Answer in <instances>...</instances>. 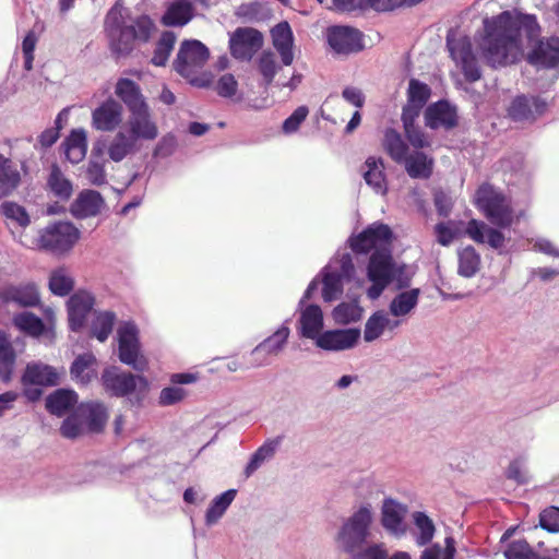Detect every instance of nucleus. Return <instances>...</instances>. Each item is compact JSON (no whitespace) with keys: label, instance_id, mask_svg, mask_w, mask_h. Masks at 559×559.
I'll list each match as a JSON object with an SVG mask.
<instances>
[{"label":"nucleus","instance_id":"obj_1","mask_svg":"<svg viewBox=\"0 0 559 559\" xmlns=\"http://www.w3.org/2000/svg\"><path fill=\"white\" fill-rule=\"evenodd\" d=\"M538 33L539 25L535 15L503 11L484 21L479 53L492 69L515 64L523 57L522 35L532 39Z\"/></svg>","mask_w":559,"mask_h":559},{"label":"nucleus","instance_id":"obj_2","mask_svg":"<svg viewBox=\"0 0 559 559\" xmlns=\"http://www.w3.org/2000/svg\"><path fill=\"white\" fill-rule=\"evenodd\" d=\"M156 31V24L150 15L126 19L118 4L107 12L104 20V33L116 58L130 56L138 46L147 44Z\"/></svg>","mask_w":559,"mask_h":559},{"label":"nucleus","instance_id":"obj_3","mask_svg":"<svg viewBox=\"0 0 559 559\" xmlns=\"http://www.w3.org/2000/svg\"><path fill=\"white\" fill-rule=\"evenodd\" d=\"M475 204L485 218L498 228H510L518 222L511 199L489 183L477 189Z\"/></svg>","mask_w":559,"mask_h":559},{"label":"nucleus","instance_id":"obj_4","mask_svg":"<svg viewBox=\"0 0 559 559\" xmlns=\"http://www.w3.org/2000/svg\"><path fill=\"white\" fill-rule=\"evenodd\" d=\"M81 236L80 230L70 222H55L38 231L35 246L56 255L68 253Z\"/></svg>","mask_w":559,"mask_h":559},{"label":"nucleus","instance_id":"obj_5","mask_svg":"<svg viewBox=\"0 0 559 559\" xmlns=\"http://www.w3.org/2000/svg\"><path fill=\"white\" fill-rule=\"evenodd\" d=\"M104 389L111 396L123 397L132 393L145 394L148 382L143 376L119 371L118 368H107L102 374Z\"/></svg>","mask_w":559,"mask_h":559},{"label":"nucleus","instance_id":"obj_6","mask_svg":"<svg viewBox=\"0 0 559 559\" xmlns=\"http://www.w3.org/2000/svg\"><path fill=\"white\" fill-rule=\"evenodd\" d=\"M372 521L368 507H361L342 526L337 539L346 552L354 554L366 542Z\"/></svg>","mask_w":559,"mask_h":559},{"label":"nucleus","instance_id":"obj_7","mask_svg":"<svg viewBox=\"0 0 559 559\" xmlns=\"http://www.w3.org/2000/svg\"><path fill=\"white\" fill-rule=\"evenodd\" d=\"M210 57L207 47L197 39L181 43L174 69L186 79H191L205 66Z\"/></svg>","mask_w":559,"mask_h":559},{"label":"nucleus","instance_id":"obj_8","mask_svg":"<svg viewBox=\"0 0 559 559\" xmlns=\"http://www.w3.org/2000/svg\"><path fill=\"white\" fill-rule=\"evenodd\" d=\"M393 241L392 229L383 223L376 222L366 227L361 233L348 239L349 248L354 253L367 254L372 249L391 247Z\"/></svg>","mask_w":559,"mask_h":559},{"label":"nucleus","instance_id":"obj_9","mask_svg":"<svg viewBox=\"0 0 559 559\" xmlns=\"http://www.w3.org/2000/svg\"><path fill=\"white\" fill-rule=\"evenodd\" d=\"M119 359L138 371L147 368V360L140 353L139 330L133 323L118 329Z\"/></svg>","mask_w":559,"mask_h":559},{"label":"nucleus","instance_id":"obj_10","mask_svg":"<svg viewBox=\"0 0 559 559\" xmlns=\"http://www.w3.org/2000/svg\"><path fill=\"white\" fill-rule=\"evenodd\" d=\"M328 43L340 55H350L364 49L362 33L352 26L335 25L328 28Z\"/></svg>","mask_w":559,"mask_h":559},{"label":"nucleus","instance_id":"obj_11","mask_svg":"<svg viewBox=\"0 0 559 559\" xmlns=\"http://www.w3.org/2000/svg\"><path fill=\"white\" fill-rule=\"evenodd\" d=\"M548 108L547 102L536 95H518L508 108L509 117L516 122H534Z\"/></svg>","mask_w":559,"mask_h":559},{"label":"nucleus","instance_id":"obj_12","mask_svg":"<svg viewBox=\"0 0 559 559\" xmlns=\"http://www.w3.org/2000/svg\"><path fill=\"white\" fill-rule=\"evenodd\" d=\"M230 52L234 58L250 60L263 46L262 33L251 27H238L230 37Z\"/></svg>","mask_w":559,"mask_h":559},{"label":"nucleus","instance_id":"obj_13","mask_svg":"<svg viewBox=\"0 0 559 559\" xmlns=\"http://www.w3.org/2000/svg\"><path fill=\"white\" fill-rule=\"evenodd\" d=\"M526 61L538 69H555L559 66V37L538 39L526 56Z\"/></svg>","mask_w":559,"mask_h":559},{"label":"nucleus","instance_id":"obj_14","mask_svg":"<svg viewBox=\"0 0 559 559\" xmlns=\"http://www.w3.org/2000/svg\"><path fill=\"white\" fill-rule=\"evenodd\" d=\"M123 107L114 99L108 98L92 111V127L102 132H111L122 122Z\"/></svg>","mask_w":559,"mask_h":559},{"label":"nucleus","instance_id":"obj_15","mask_svg":"<svg viewBox=\"0 0 559 559\" xmlns=\"http://www.w3.org/2000/svg\"><path fill=\"white\" fill-rule=\"evenodd\" d=\"M397 263L392 255L391 247L377 249L369 258L367 265L368 280H381L393 283Z\"/></svg>","mask_w":559,"mask_h":559},{"label":"nucleus","instance_id":"obj_16","mask_svg":"<svg viewBox=\"0 0 559 559\" xmlns=\"http://www.w3.org/2000/svg\"><path fill=\"white\" fill-rule=\"evenodd\" d=\"M288 336L289 329L281 326L251 352L250 365L262 366L267 364L269 357L276 356L283 349Z\"/></svg>","mask_w":559,"mask_h":559},{"label":"nucleus","instance_id":"obj_17","mask_svg":"<svg viewBox=\"0 0 559 559\" xmlns=\"http://www.w3.org/2000/svg\"><path fill=\"white\" fill-rule=\"evenodd\" d=\"M57 368L41 361L28 362L21 377L22 385L56 386L60 382Z\"/></svg>","mask_w":559,"mask_h":559},{"label":"nucleus","instance_id":"obj_18","mask_svg":"<svg viewBox=\"0 0 559 559\" xmlns=\"http://www.w3.org/2000/svg\"><path fill=\"white\" fill-rule=\"evenodd\" d=\"M94 304V296L86 290H79L70 297L68 301V317L69 326L72 331H79L84 326Z\"/></svg>","mask_w":559,"mask_h":559},{"label":"nucleus","instance_id":"obj_19","mask_svg":"<svg viewBox=\"0 0 559 559\" xmlns=\"http://www.w3.org/2000/svg\"><path fill=\"white\" fill-rule=\"evenodd\" d=\"M2 304L14 302L20 307H36L40 304L37 286L33 283L7 285L0 289Z\"/></svg>","mask_w":559,"mask_h":559},{"label":"nucleus","instance_id":"obj_20","mask_svg":"<svg viewBox=\"0 0 559 559\" xmlns=\"http://www.w3.org/2000/svg\"><path fill=\"white\" fill-rule=\"evenodd\" d=\"M359 337L358 329L330 330L317 337L316 345L324 350H345L354 347Z\"/></svg>","mask_w":559,"mask_h":559},{"label":"nucleus","instance_id":"obj_21","mask_svg":"<svg viewBox=\"0 0 559 559\" xmlns=\"http://www.w3.org/2000/svg\"><path fill=\"white\" fill-rule=\"evenodd\" d=\"M452 58L460 63L464 78L467 82L474 83L481 78V71L476 56L473 52L472 44L468 40L460 41L450 48Z\"/></svg>","mask_w":559,"mask_h":559},{"label":"nucleus","instance_id":"obj_22","mask_svg":"<svg viewBox=\"0 0 559 559\" xmlns=\"http://www.w3.org/2000/svg\"><path fill=\"white\" fill-rule=\"evenodd\" d=\"M90 433H100L108 420V409L102 402L90 401L81 403L76 408Z\"/></svg>","mask_w":559,"mask_h":559},{"label":"nucleus","instance_id":"obj_23","mask_svg":"<svg viewBox=\"0 0 559 559\" xmlns=\"http://www.w3.org/2000/svg\"><path fill=\"white\" fill-rule=\"evenodd\" d=\"M129 134L134 135V139L155 140L158 135L156 123L151 119L150 107L130 112L129 117Z\"/></svg>","mask_w":559,"mask_h":559},{"label":"nucleus","instance_id":"obj_24","mask_svg":"<svg viewBox=\"0 0 559 559\" xmlns=\"http://www.w3.org/2000/svg\"><path fill=\"white\" fill-rule=\"evenodd\" d=\"M104 204V198L98 191L86 189L79 193L70 211L76 218H86L99 214Z\"/></svg>","mask_w":559,"mask_h":559},{"label":"nucleus","instance_id":"obj_25","mask_svg":"<svg viewBox=\"0 0 559 559\" xmlns=\"http://www.w3.org/2000/svg\"><path fill=\"white\" fill-rule=\"evenodd\" d=\"M465 233L475 242H487L493 249L502 248L506 241L504 235L499 229L489 227L484 222L475 218L468 221Z\"/></svg>","mask_w":559,"mask_h":559},{"label":"nucleus","instance_id":"obj_26","mask_svg":"<svg viewBox=\"0 0 559 559\" xmlns=\"http://www.w3.org/2000/svg\"><path fill=\"white\" fill-rule=\"evenodd\" d=\"M115 94L126 105L129 112L148 106L140 85L131 79H119L115 85Z\"/></svg>","mask_w":559,"mask_h":559},{"label":"nucleus","instance_id":"obj_27","mask_svg":"<svg viewBox=\"0 0 559 559\" xmlns=\"http://www.w3.org/2000/svg\"><path fill=\"white\" fill-rule=\"evenodd\" d=\"M272 43L274 48L278 51L282 62L285 66H290L294 60L293 52V32L288 22H281L271 29Z\"/></svg>","mask_w":559,"mask_h":559},{"label":"nucleus","instance_id":"obj_28","mask_svg":"<svg viewBox=\"0 0 559 559\" xmlns=\"http://www.w3.org/2000/svg\"><path fill=\"white\" fill-rule=\"evenodd\" d=\"M426 124L431 129L443 127L452 129L457 124L454 109L447 102H438L429 106L425 112Z\"/></svg>","mask_w":559,"mask_h":559},{"label":"nucleus","instance_id":"obj_29","mask_svg":"<svg viewBox=\"0 0 559 559\" xmlns=\"http://www.w3.org/2000/svg\"><path fill=\"white\" fill-rule=\"evenodd\" d=\"M300 335L306 338L316 340L321 335L323 329V313L318 305L307 306L300 314Z\"/></svg>","mask_w":559,"mask_h":559},{"label":"nucleus","instance_id":"obj_30","mask_svg":"<svg viewBox=\"0 0 559 559\" xmlns=\"http://www.w3.org/2000/svg\"><path fill=\"white\" fill-rule=\"evenodd\" d=\"M194 13V7L190 0H174L160 19L165 26H183L188 24Z\"/></svg>","mask_w":559,"mask_h":559},{"label":"nucleus","instance_id":"obj_31","mask_svg":"<svg viewBox=\"0 0 559 559\" xmlns=\"http://www.w3.org/2000/svg\"><path fill=\"white\" fill-rule=\"evenodd\" d=\"M362 177L368 186L376 192L385 194L388 185L384 175V164L382 158L370 156L366 159L362 170Z\"/></svg>","mask_w":559,"mask_h":559},{"label":"nucleus","instance_id":"obj_32","mask_svg":"<svg viewBox=\"0 0 559 559\" xmlns=\"http://www.w3.org/2000/svg\"><path fill=\"white\" fill-rule=\"evenodd\" d=\"M405 169L411 178L428 179L432 175L433 159L429 158L425 153L416 151L408 155L405 160Z\"/></svg>","mask_w":559,"mask_h":559},{"label":"nucleus","instance_id":"obj_33","mask_svg":"<svg viewBox=\"0 0 559 559\" xmlns=\"http://www.w3.org/2000/svg\"><path fill=\"white\" fill-rule=\"evenodd\" d=\"M136 143L138 141L134 139V135L119 131L108 145L107 153L109 158L116 163L121 162L136 151Z\"/></svg>","mask_w":559,"mask_h":559},{"label":"nucleus","instance_id":"obj_34","mask_svg":"<svg viewBox=\"0 0 559 559\" xmlns=\"http://www.w3.org/2000/svg\"><path fill=\"white\" fill-rule=\"evenodd\" d=\"M78 395L74 391L58 389L46 399L47 411L56 416L64 415L76 404Z\"/></svg>","mask_w":559,"mask_h":559},{"label":"nucleus","instance_id":"obj_35","mask_svg":"<svg viewBox=\"0 0 559 559\" xmlns=\"http://www.w3.org/2000/svg\"><path fill=\"white\" fill-rule=\"evenodd\" d=\"M66 158L72 163H80L86 155V133L83 129H75L70 132L63 142Z\"/></svg>","mask_w":559,"mask_h":559},{"label":"nucleus","instance_id":"obj_36","mask_svg":"<svg viewBox=\"0 0 559 559\" xmlns=\"http://www.w3.org/2000/svg\"><path fill=\"white\" fill-rule=\"evenodd\" d=\"M20 182L21 175L14 163L0 154V199L10 195Z\"/></svg>","mask_w":559,"mask_h":559},{"label":"nucleus","instance_id":"obj_37","mask_svg":"<svg viewBox=\"0 0 559 559\" xmlns=\"http://www.w3.org/2000/svg\"><path fill=\"white\" fill-rule=\"evenodd\" d=\"M404 509L392 499H386L382 507V525L383 527L394 534L404 533L403 516Z\"/></svg>","mask_w":559,"mask_h":559},{"label":"nucleus","instance_id":"obj_38","mask_svg":"<svg viewBox=\"0 0 559 559\" xmlns=\"http://www.w3.org/2000/svg\"><path fill=\"white\" fill-rule=\"evenodd\" d=\"M382 145L386 154L395 162L401 164L408 156V146L401 134L394 129H386L384 132Z\"/></svg>","mask_w":559,"mask_h":559},{"label":"nucleus","instance_id":"obj_39","mask_svg":"<svg viewBox=\"0 0 559 559\" xmlns=\"http://www.w3.org/2000/svg\"><path fill=\"white\" fill-rule=\"evenodd\" d=\"M50 191L62 201H67L73 193L72 182L63 175L57 164H53L47 179Z\"/></svg>","mask_w":559,"mask_h":559},{"label":"nucleus","instance_id":"obj_40","mask_svg":"<svg viewBox=\"0 0 559 559\" xmlns=\"http://www.w3.org/2000/svg\"><path fill=\"white\" fill-rule=\"evenodd\" d=\"M419 288H413L397 294L390 302L389 309L394 317L408 314L418 304Z\"/></svg>","mask_w":559,"mask_h":559},{"label":"nucleus","instance_id":"obj_41","mask_svg":"<svg viewBox=\"0 0 559 559\" xmlns=\"http://www.w3.org/2000/svg\"><path fill=\"white\" fill-rule=\"evenodd\" d=\"M94 365H96V357L92 353L79 355L71 365V376L76 381L87 384L95 376Z\"/></svg>","mask_w":559,"mask_h":559},{"label":"nucleus","instance_id":"obj_42","mask_svg":"<svg viewBox=\"0 0 559 559\" xmlns=\"http://www.w3.org/2000/svg\"><path fill=\"white\" fill-rule=\"evenodd\" d=\"M15 353L4 332L0 331V380L11 381L15 365Z\"/></svg>","mask_w":559,"mask_h":559},{"label":"nucleus","instance_id":"obj_43","mask_svg":"<svg viewBox=\"0 0 559 559\" xmlns=\"http://www.w3.org/2000/svg\"><path fill=\"white\" fill-rule=\"evenodd\" d=\"M176 39L177 37L174 32H163L155 45L151 63L156 67H165L168 62L171 51L174 50Z\"/></svg>","mask_w":559,"mask_h":559},{"label":"nucleus","instance_id":"obj_44","mask_svg":"<svg viewBox=\"0 0 559 559\" xmlns=\"http://www.w3.org/2000/svg\"><path fill=\"white\" fill-rule=\"evenodd\" d=\"M283 440L282 436L276 437L275 439L266 441L262 444L251 456L249 463L245 468L246 478L250 477L263 463L264 460L271 457L276 449L280 447Z\"/></svg>","mask_w":559,"mask_h":559},{"label":"nucleus","instance_id":"obj_45","mask_svg":"<svg viewBox=\"0 0 559 559\" xmlns=\"http://www.w3.org/2000/svg\"><path fill=\"white\" fill-rule=\"evenodd\" d=\"M13 324L23 333L38 337L45 332L43 320L32 312H21L13 317Z\"/></svg>","mask_w":559,"mask_h":559},{"label":"nucleus","instance_id":"obj_46","mask_svg":"<svg viewBox=\"0 0 559 559\" xmlns=\"http://www.w3.org/2000/svg\"><path fill=\"white\" fill-rule=\"evenodd\" d=\"M480 267V255L472 246L459 252V274L464 277L474 276Z\"/></svg>","mask_w":559,"mask_h":559},{"label":"nucleus","instance_id":"obj_47","mask_svg":"<svg viewBox=\"0 0 559 559\" xmlns=\"http://www.w3.org/2000/svg\"><path fill=\"white\" fill-rule=\"evenodd\" d=\"M74 287V280L64 267L56 269L49 277V289L57 296H67Z\"/></svg>","mask_w":559,"mask_h":559},{"label":"nucleus","instance_id":"obj_48","mask_svg":"<svg viewBox=\"0 0 559 559\" xmlns=\"http://www.w3.org/2000/svg\"><path fill=\"white\" fill-rule=\"evenodd\" d=\"M362 308L357 300L342 302L333 310V319L338 324H348L357 322L361 319Z\"/></svg>","mask_w":559,"mask_h":559},{"label":"nucleus","instance_id":"obj_49","mask_svg":"<svg viewBox=\"0 0 559 559\" xmlns=\"http://www.w3.org/2000/svg\"><path fill=\"white\" fill-rule=\"evenodd\" d=\"M236 493L237 491L235 489H229L214 498L206 511L205 518L207 524H213L218 521L235 499Z\"/></svg>","mask_w":559,"mask_h":559},{"label":"nucleus","instance_id":"obj_50","mask_svg":"<svg viewBox=\"0 0 559 559\" xmlns=\"http://www.w3.org/2000/svg\"><path fill=\"white\" fill-rule=\"evenodd\" d=\"M60 433L66 439L74 440L88 432L83 419L78 415L74 409L61 424Z\"/></svg>","mask_w":559,"mask_h":559},{"label":"nucleus","instance_id":"obj_51","mask_svg":"<svg viewBox=\"0 0 559 559\" xmlns=\"http://www.w3.org/2000/svg\"><path fill=\"white\" fill-rule=\"evenodd\" d=\"M0 213L22 228L31 225V217L26 209L16 202L5 201L0 205Z\"/></svg>","mask_w":559,"mask_h":559},{"label":"nucleus","instance_id":"obj_52","mask_svg":"<svg viewBox=\"0 0 559 559\" xmlns=\"http://www.w3.org/2000/svg\"><path fill=\"white\" fill-rule=\"evenodd\" d=\"M390 323L391 320L382 311L374 312L365 324V341L372 342L380 337Z\"/></svg>","mask_w":559,"mask_h":559},{"label":"nucleus","instance_id":"obj_53","mask_svg":"<svg viewBox=\"0 0 559 559\" xmlns=\"http://www.w3.org/2000/svg\"><path fill=\"white\" fill-rule=\"evenodd\" d=\"M322 298L326 302L337 299L343 293V276L337 272L326 273L323 277Z\"/></svg>","mask_w":559,"mask_h":559},{"label":"nucleus","instance_id":"obj_54","mask_svg":"<svg viewBox=\"0 0 559 559\" xmlns=\"http://www.w3.org/2000/svg\"><path fill=\"white\" fill-rule=\"evenodd\" d=\"M430 87L416 79H411L407 90V103L424 107L430 97Z\"/></svg>","mask_w":559,"mask_h":559},{"label":"nucleus","instance_id":"obj_55","mask_svg":"<svg viewBox=\"0 0 559 559\" xmlns=\"http://www.w3.org/2000/svg\"><path fill=\"white\" fill-rule=\"evenodd\" d=\"M115 322V313L106 311L99 313L93 322L92 332L93 335L99 341L105 342L110 333L112 332Z\"/></svg>","mask_w":559,"mask_h":559},{"label":"nucleus","instance_id":"obj_56","mask_svg":"<svg viewBox=\"0 0 559 559\" xmlns=\"http://www.w3.org/2000/svg\"><path fill=\"white\" fill-rule=\"evenodd\" d=\"M507 559H538V554L525 539L511 542L504 550Z\"/></svg>","mask_w":559,"mask_h":559},{"label":"nucleus","instance_id":"obj_57","mask_svg":"<svg viewBox=\"0 0 559 559\" xmlns=\"http://www.w3.org/2000/svg\"><path fill=\"white\" fill-rule=\"evenodd\" d=\"M455 551V540L449 536L445 538L444 549L439 545H433L423 551L420 559H454Z\"/></svg>","mask_w":559,"mask_h":559},{"label":"nucleus","instance_id":"obj_58","mask_svg":"<svg viewBox=\"0 0 559 559\" xmlns=\"http://www.w3.org/2000/svg\"><path fill=\"white\" fill-rule=\"evenodd\" d=\"M414 521L420 531L416 538V543L419 546H424L432 539L435 534V525L432 521L423 512H416L414 514Z\"/></svg>","mask_w":559,"mask_h":559},{"label":"nucleus","instance_id":"obj_59","mask_svg":"<svg viewBox=\"0 0 559 559\" xmlns=\"http://www.w3.org/2000/svg\"><path fill=\"white\" fill-rule=\"evenodd\" d=\"M85 174L88 182L93 186L100 187L107 183V174L103 159H95L93 157L87 164Z\"/></svg>","mask_w":559,"mask_h":559},{"label":"nucleus","instance_id":"obj_60","mask_svg":"<svg viewBox=\"0 0 559 559\" xmlns=\"http://www.w3.org/2000/svg\"><path fill=\"white\" fill-rule=\"evenodd\" d=\"M258 68L264 79L265 85H270L277 72L274 53L271 51H263L258 60Z\"/></svg>","mask_w":559,"mask_h":559},{"label":"nucleus","instance_id":"obj_61","mask_svg":"<svg viewBox=\"0 0 559 559\" xmlns=\"http://www.w3.org/2000/svg\"><path fill=\"white\" fill-rule=\"evenodd\" d=\"M540 526L550 533L559 532V508L550 507L539 515Z\"/></svg>","mask_w":559,"mask_h":559},{"label":"nucleus","instance_id":"obj_62","mask_svg":"<svg viewBox=\"0 0 559 559\" xmlns=\"http://www.w3.org/2000/svg\"><path fill=\"white\" fill-rule=\"evenodd\" d=\"M308 108L300 106L294 110V112L285 119L283 123V130L285 133H293L298 130L300 124L306 120L308 116Z\"/></svg>","mask_w":559,"mask_h":559},{"label":"nucleus","instance_id":"obj_63","mask_svg":"<svg viewBox=\"0 0 559 559\" xmlns=\"http://www.w3.org/2000/svg\"><path fill=\"white\" fill-rule=\"evenodd\" d=\"M186 396V391L182 388L178 386H168L164 388L158 397V403L162 406L174 405L180 401H182Z\"/></svg>","mask_w":559,"mask_h":559},{"label":"nucleus","instance_id":"obj_64","mask_svg":"<svg viewBox=\"0 0 559 559\" xmlns=\"http://www.w3.org/2000/svg\"><path fill=\"white\" fill-rule=\"evenodd\" d=\"M352 559H388V550L383 544H374L354 552Z\"/></svg>","mask_w":559,"mask_h":559}]
</instances>
